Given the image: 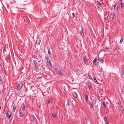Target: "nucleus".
<instances>
[{
	"label": "nucleus",
	"instance_id": "1",
	"mask_svg": "<svg viewBox=\"0 0 124 124\" xmlns=\"http://www.w3.org/2000/svg\"><path fill=\"white\" fill-rule=\"evenodd\" d=\"M7 117L9 119L11 116V114L10 112L8 111L6 113Z\"/></svg>",
	"mask_w": 124,
	"mask_h": 124
},
{
	"label": "nucleus",
	"instance_id": "2",
	"mask_svg": "<svg viewBox=\"0 0 124 124\" xmlns=\"http://www.w3.org/2000/svg\"><path fill=\"white\" fill-rule=\"evenodd\" d=\"M33 63L34 64V65L35 66V68L36 69V71H38V67L37 66V62L35 60H34L33 61Z\"/></svg>",
	"mask_w": 124,
	"mask_h": 124
},
{
	"label": "nucleus",
	"instance_id": "3",
	"mask_svg": "<svg viewBox=\"0 0 124 124\" xmlns=\"http://www.w3.org/2000/svg\"><path fill=\"white\" fill-rule=\"evenodd\" d=\"M23 84L20 82V84H19L17 86V89L18 90H19L23 86Z\"/></svg>",
	"mask_w": 124,
	"mask_h": 124
},
{
	"label": "nucleus",
	"instance_id": "4",
	"mask_svg": "<svg viewBox=\"0 0 124 124\" xmlns=\"http://www.w3.org/2000/svg\"><path fill=\"white\" fill-rule=\"evenodd\" d=\"M118 5H115L114 7L115 11L116 13H117L118 12Z\"/></svg>",
	"mask_w": 124,
	"mask_h": 124
},
{
	"label": "nucleus",
	"instance_id": "5",
	"mask_svg": "<svg viewBox=\"0 0 124 124\" xmlns=\"http://www.w3.org/2000/svg\"><path fill=\"white\" fill-rule=\"evenodd\" d=\"M46 58L47 60V62L48 63V64L50 66H52V64L50 60H49L48 57H47Z\"/></svg>",
	"mask_w": 124,
	"mask_h": 124
},
{
	"label": "nucleus",
	"instance_id": "6",
	"mask_svg": "<svg viewBox=\"0 0 124 124\" xmlns=\"http://www.w3.org/2000/svg\"><path fill=\"white\" fill-rule=\"evenodd\" d=\"M72 93L73 96L75 98H77V95L76 92L75 91L73 92Z\"/></svg>",
	"mask_w": 124,
	"mask_h": 124
},
{
	"label": "nucleus",
	"instance_id": "7",
	"mask_svg": "<svg viewBox=\"0 0 124 124\" xmlns=\"http://www.w3.org/2000/svg\"><path fill=\"white\" fill-rule=\"evenodd\" d=\"M98 60L99 62L101 63H102L104 61L102 58L101 57H98Z\"/></svg>",
	"mask_w": 124,
	"mask_h": 124
},
{
	"label": "nucleus",
	"instance_id": "8",
	"mask_svg": "<svg viewBox=\"0 0 124 124\" xmlns=\"http://www.w3.org/2000/svg\"><path fill=\"white\" fill-rule=\"evenodd\" d=\"M117 104L119 106V107L120 108H122V106L121 105V103L120 101H118Z\"/></svg>",
	"mask_w": 124,
	"mask_h": 124
},
{
	"label": "nucleus",
	"instance_id": "9",
	"mask_svg": "<svg viewBox=\"0 0 124 124\" xmlns=\"http://www.w3.org/2000/svg\"><path fill=\"white\" fill-rule=\"evenodd\" d=\"M97 61V59L96 58H95L93 61V63L96 65H97L98 64V62H96Z\"/></svg>",
	"mask_w": 124,
	"mask_h": 124
},
{
	"label": "nucleus",
	"instance_id": "10",
	"mask_svg": "<svg viewBox=\"0 0 124 124\" xmlns=\"http://www.w3.org/2000/svg\"><path fill=\"white\" fill-rule=\"evenodd\" d=\"M19 116L21 117H22L23 116V114L22 110L21 109L19 110Z\"/></svg>",
	"mask_w": 124,
	"mask_h": 124
},
{
	"label": "nucleus",
	"instance_id": "11",
	"mask_svg": "<svg viewBox=\"0 0 124 124\" xmlns=\"http://www.w3.org/2000/svg\"><path fill=\"white\" fill-rule=\"evenodd\" d=\"M89 103L90 104V107L91 108H92V102L90 101H89Z\"/></svg>",
	"mask_w": 124,
	"mask_h": 124
},
{
	"label": "nucleus",
	"instance_id": "12",
	"mask_svg": "<svg viewBox=\"0 0 124 124\" xmlns=\"http://www.w3.org/2000/svg\"><path fill=\"white\" fill-rule=\"evenodd\" d=\"M57 72L59 74L61 75L62 74V73L60 70H58Z\"/></svg>",
	"mask_w": 124,
	"mask_h": 124
},
{
	"label": "nucleus",
	"instance_id": "13",
	"mask_svg": "<svg viewBox=\"0 0 124 124\" xmlns=\"http://www.w3.org/2000/svg\"><path fill=\"white\" fill-rule=\"evenodd\" d=\"M115 15L114 13H111L110 15V16L111 17L114 18L115 16Z\"/></svg>",
	"mask_w": 124,
	"mask_h": 124
},
{
	"label": "nucleus",
	"instance_id": "14",
	"mask_svg": "<svg viewBox=\"0 0 124 124\" xmlns=\"http://www.w3.org/2000/svg\"><path fill=\"white\" fill-rule=\"evenodd\" d=\"M83 59L84 62H85L86 61L87 59L86 58V56H85L83 57Z\"/></svg>",
	"mask_w": 124,
	"mask_h": 124
},
{
	"label": "nucleus",
	"instance_id": "15",
	"mask_svg": "<svg viewBox=\"0 0 124 124\" xmlns=\"http://www.w3.org/2000/svg\"><path fill=\"white\" fill-rule=\"evenodd\" d=\"M82 30L81 31V33L82 36L84 35V33L83 32V29H82Z\"/></svg>",
	"mask_w": 124,
	"mask_h": 124
},
{
	"label": "nucleus",
	"instance_id": "16",
	"mask_svg": "<svg viewBox=\"0 0 124 124\" xmlns=\"http://www.w3.org/2000/svg\"><path fill=\"white\" fill-rule=\"evenodd\" d=\"M85 98L86 100V101H87V100H88V96L86 94L85 95Z\"/></svg>",
	"mask_w": 124,
	"mask_h": 124
},
{
	"label": "nucleus",
	"instance_id": "17",
	"mask_svg": "<svg viewBox=\"0 0 124 124\" xmlns=\"http://www.w3.org/2000/svg\"><path fill=\"white\" fill-rule=\"evenodd\" d=\"M47 50H48V54H50V48L48 47H47Z\"/></svg>",
	"mask_w": 124,
	"mask_h": 124
},
{
	"label": "nucleus",
	"instance_id": "18",
	"mask_svg": "<svg viewBox=\"0 0 124 124\" xmlns=\"http://www.w3.org/2000/svg\"><path fill=\"white\" fill-rule=\"evenodd\" d=\"M122 77L123 78H124V70H123L122 71Z\"/></svg>",
	"mask_w": 124,
	"mask_h": 124
},
{
	"label": "nucleus",
	"instance_id": "19",
	"mask_svg": "<svg viewBox=\"0 0 124 124\" xmlns=\"http://www.w3.org/2000/svg\"><path fill=\"white\" fill-rule=\"evenodd\" d=\"M103 104L104 106L105 107H106V104L105 102L104 101L103 102Z\"/></svg>",
	"mask_w": 124,
	"mask_h": 124
},
{
	"label": "nucleus",
	"instance_id": "20",
	"mask_svg": "<svg viewBox=\"0 0 124 124\" xmlns=\"http://www.w3.org/2000/svg\"><path fill=\"white\" fill-rule=\"evenodd\" d=\"M52 117L53 118H55L56 117V114L55 113L53 114H52Z\"/></svg>",
	"mask_w": 124,
	"mask_h": 124
},
{
	"label": "nucleus",
	"instance_id": "21",
	"mask_svg": "<svg viewBox=\"0 0 124 124\" xmlns=\"http://www.w3.org/2000/svg\"><path fill=\"white\" fill-rule=\"evenodd\" d=\"M121 7L122 8H124V4H121Z\"/></svg>",
	"mask_w": 124,
	"mask_h": 124
},
{
	"label": "nucleus",
	"instance_id": "22",
	"mask_svg": "<svg viewBox=\"0 0 124 124\" xmlns=\"http://www.w3.org/2000/svg\"><path fill=\"white\" fill-rule=\"evenodd\" d=\"M121 4H124V0H120Z\"/></svg>",
	"mask_w": 124,
	"mask_h": 124
},
{
	"label": "nucleus",
	"instance_id": "23",
	"mask_svg": "<svg viewBox=\"0 0 124 124\" xmlns=\"http://www.w3.org/2000/svg\"><path fill=\"white\" fill-rule=\"evenodd\" d=\"M97 3L98 5H101V4L99 1H97Z\"/></svg>",
	"mask_w": 124,
	"mask_h": 124
},
{
	"label": "nucleus",
	"instance_id": "24",
	"mask_svg": "<svg viewBox=\"0 0 124 124\" xmlns=\"http://www.w3.org/2000/svg\"><path fill=\"white\" fill-rule=\"evenodd\" d=\"M88 87L90 89H91L92 88L91 85V84H90L88 85Z\"/></svg>",
	"mask_w": 124,
	"mask_h": 124
},
{
	"label": "nucleus",
	"instance_id": "25",
	"mask_svg": "<svg viewBox=\"0 0 124 124\" xmlns=\"http://www.w3.org/2000/svg\"><path fill=\"white\" fill-rule=\"evenodd\" d=\"M93 78H94V81L95 82V83H97V81L96 78H95V77H94Z\"/></svg>",
	"mask_w": 124,
	"mask_h": 124
},
{
	"label": "nucleus",
	"instance_id": "26",
	"mask_svg": "<svg viewBox=\"0 0 124 124\" xmlns=\"http://www.w3.org/2000/svg\"><path fill=\"white\" fill-rule=\"evenodd\" d=\"M23 110H25V107L24 105H23Z\"/></svg>",
	"mask_w": 124,
	"mask_h": 124
},
{
	"label": "nucleus",
	"instance_id": "27",
	"mask_svg": "<svg viewBox=\"0 0 124 124\" xmlns=\"http://www.w3.org/2000/svg\"><path fill=\"white\" fill-rule=\"evenodd\" d=\"M16 107L15 106H13V110H14V112H15V109H16Z\"/></svg>",
	"mask_w": 124,
	"mask_h": 124
},
{
	"label": "nucleus",
	"instance_id": "28",
	"mask_svg": "<svg viewBox=\"0 0 124 124\" xmlns=\"http://www.w3.org/2000/svg\"><path fill=\"white\" fill-rule=\"evenodd\" d=\"M123 39L122 38H121V39H120V43H122V42L123 41Z\"/></svg>",
	"mask_w": 124,
	"mask_h": 124
},
{
	"label": "nucleus",
	"instance_id": "29",
	"mask_svg": "<svg viewBox=\"0 0 124 124\" xmlns=\"http://www.w3.org/2000/svg\"><path fill=\"white\" fill-rule=\"evenodd\" d=\"M72 15L73 16V17H75V14H74V13H72Z\"/></svg>",
	"mask_w": 124,
	"mask_h": 124
},
{
	"label": "nucleus",
	"instance_id": "30",
	"mask_svg": "<svg viewBox=\"0 0 124 124\" xmlns=\"http://www.w3.org/2000/svg\"><path fill=\"white\" fill-rule=\"evenodd\" d=\"M33 119H34V120L35 121H37V120L36 119V118L34 116H33Z\"/></svg>",
	"mask_w": 124,
	"mask_h": 124
},
{
	"label": "nucleus",
	"instance_id": "31",
	"mask_svg": "<svg viewBox=\"0 0 124 124\" xmlns=\"http://www.w3.org/2000/svg\"><path fill=\"white\" fill-rule=\"evenodd\" d=\"M104 120L106 121L107 120V118H106V117H105L104 118Z\"/></svg>",
	"mask_w": 124,
	"mask_h": 124
},
{
	"label": "nucleus",
	"instance_id": "32",
	"mask_svg": "<svg viewBox=\"0 0 124 124\" xmlns=\"http://www.w3.org/2000/svg\"><path fill=\"white\" fill-rule=\"evenodd\" d=\"M66 105L68 106H70V104L69 102H67Z\"/></svg>",
	"mask_w": 124,
	"mask_h": 124
},
{
	"label": "nucleus",
	"instance_id": "33",
	"mask_svg": "<svg viewBox=\"0 0 124 124\" xmlns=\"http://www.w3.org/2000/svg\"><path fill=\"white\" fill-rule=\"evenodd\" d=\"M119 52L118 51H117L116 53V54L118 55L119 54Z\"/></svg>",
	"mask_w": 124,
	"mask_h": 124
},
{
	"label": "nucleus",
	"instance_id": "34",
	"mask_svg": "<svg viewBox=\"0 0 124 124\" xmlns=\"http://www.w3.org/2000/svg\"><path fill=\"white\" fill-rule=\"evenodd\" d=\"M122 92L123 93V94L124 95V90H122Z\"/></svg>",
	"mask_w": 124,
	"mask_h": 124
},
{
	"label": "nucleus",
	"instance_id": "35",
	"mask_svg": "<svg viewBox=\"0 0 124 124\" xmlns=\"http://www.w3.org/2000/svg\"><path fill=\"white\" fill-rule=\"evenodd\" d=\"M106 104L107 105H108L109 104L108 102H106Z\"/></svg>",
	"mask_w": 124,
	"mask_h": 124
},
{
	"label": "nucleus",
	"instance_id": "36",
	"mask_svg": "<svg viewBox=\"0 0 124 124\" xmlns=\"http://www.w3.org/2000/svg\"><path fill=\"white\" fill-rule=\"evenodd\" d=\"M122 108V109H121V110L122 111H124V109L123 108Z\"/></svg>",
	"mask_w": 124,
	"mask_h": 124
},
{
	"label": "nucleus",
	"instance_id": "37",
	"mask_svg": "<svg viewBox=\"0 0 124 124\" xmlns=\"http://www.w3.org/2000/svg\"><path fill=\"white\" fill-rule=\"evenodd\" d=\"M41 78L40 77H38V78H37V79H39V78Z\"/></svg>",
	"mask_w": 124,
	"mask_h": 124
},
{
	"label": "nucleus",
	"instance_id": "38",
	"mask_svg": "<svg viewBox=\"0 0 124 124\" xmlns=\"http://www.w3.org/2000/svg\"><path fill=\"white\" fill-rule=\"evenodd\" d=\"M109 124V122H107L106 124Z\"/></svg>",
	"mask_w": 124,
	"mask_h": 124
},
{
	"label": "nucleus",
	"instance_id": "39",
	"mask_svg": "<svg viewBox=\"0 0 124 124\" xmlns=\"http://www.w3.org/2000/svg\"><path fill=\"white\" fill-rule=\"evenodd\" d=\"M106 49H109V48L108 47H107V48H106Z\"/></svg>",
	"mask_w": 124,
	"mask_h": 124
},
{
	"label": "nucleus",
	"instance_id": "40",
	"mask_svg": "<svg viewBox=\"0 0 124 124\" xmlns=\"http://www.w3.org/2000/svg\"><path fill=\"white\" fill-rule=\"evenodd\" d=\"M50 101H49L48 102V103H50Z\"/></svg>",
	"mask_w": 124,
	"mask_h": 124
},
{
	"label": "nucleus",
	"instance_id": "41",
	"mask_svg": "<svg viewBox=\"0 0 124 124\" xmlns=\"http://www.w3.org/2000/svg\"><path fill=\"white\" fill-rule=\"evenodd\" d=\"M12 23L13 24V22L12 21Z\"/></svg>",
	"mask_w": 124,
	"mask_h": 124
}]
</instances>
